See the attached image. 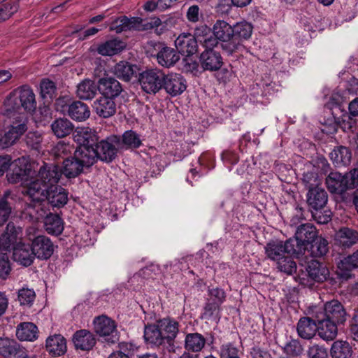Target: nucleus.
<instances>
[{
	"instance_id": "1",
	"label": "nucleus",
	"mask_w": 358,
	"mask_h": 358,
	"mask_svg": "<svg viewBox=\"0 0 358 358\" xmlns=\"http://www.w3.org/2000/svg\"><path fill=\"white\" fill-rule=\"evenodd\" d=\"M233 30V25L224 20H217L213 27V31L220 40L222 50L227 55L248 52V49L243 44L234 41Z\"/></svg>"
},
{
	"instance_id": "2",
	"label": "nucleus",
	"mask_w": 358,
	"mask_h": 358,
	"mask_svg": "<svg viewBox=\"0 0 358 358\" xmlns=\"http://www.w3.org/2000/svg\"><path fill=\"white\" fill-rule=\"evenodd\" d=\"M6 108H10L18 112L23 108L27 112H33L36 108L35 94L28 86H22L14 91L5 101Z\"/></svg>"
},
{
	"instance_id": "3",
	"label": "nucleus",
	"mask_w": 358,
	"mask_h": 358,
	"mask_svg": "<svg viewBox=\"0 0 358 358\" xmlns=\"http://www.w3.org/2000/svg\"><path fill=\"white\" fill-rule=\"evenodd\" d=\"M146 52L150 57H155L160 66L166 68L174 66L180 60V55L175 49L160 42L149 41L147 43Z\"/></svg>"
},
{
	"instance_id": "4",
	"label": "nucleus",
	"mask_w": 358,
	"mask_h": 358,
	"mask_svg": "<svg viewBox=\"0 0 358 358\" xmlns=\"http://www.w3.org/2000/svg\"><path fill=\"white\" fill-rule=\"evenodd\" d=\"M11 166L10 171L6 175L9 183L24 185L34 178L36 171L27 157H22L15 159Z\"/></svg>"
},
{
	"instance_id": "5",
	"label": "nucleus",
	"mask_w": 358,
	"mask_h": 358,
	"mask_svg": "<svg viewBox=\"0 0 358 358\" xmlns=\"http://www.w3.org/2000/svg\"><path fill=\"white\" fill-rule=\"evenodd\" d=\"M138 82L143 92L156 94L164 85V73L157 68L146 69L139 74Z\"/></svg>"
},
{
	"instance_id": "6",
	"label": "nucleus",
	"mask_w": 358,
	"mask_h": 358,
	"mask_svg": "<svg viewBox=\"0 0 358 358\" xmlns=\"http://www.w3.org/2000/svg\"><path fill=\"white\" fill-rule=\"evenodd\" d=\"M97 159L106 162H112L117 156L120 148V136L110 135L98 141L95 145Z\"/></svg>"
},
{
	"instance_id": "7",
	"label": "nucleus",
	"mask_w": 358,
	"mask_h": 358,
	"mask_svg": "<svg viewBox=\"0 0 358 358\" xmlns=\"http://www.w3.org/2000/svg\"><path fill=\"white\" fill-rule=\"evenodd\" d=\"M95 333L108 343H115L119 340L117 325L114 320L106 315L98 316L94 320Z\"/></svg>"
},
{
	"instance_id": "8",
	"label": "nucleus",
	"mask_w": 358,
	"mask_h": 358,
	"mask_svg": "<svg viewBox=\"0 0 358 358\" xmlns=\"http://www.w3.org/2000/svg\"><path fill=\"white\" fill-rule=\"evenodd\" d=\"M295 240L271 241L265 246V253L266 257L275 262L282 259L287 255H298L296 249L294 248Z\"/></svg>"
},
{
	"instance_id": "9",
	"label": "nucleus",
	"mask_w": 358,
	"mask_h": 358,
	"mask_svg": "<svg viewBox=\"0 0 358 358\" xmlns=\"http://www.w3.org/2000/svg\"><path fill=\"white\" fill-rule=\"evenodd\" d=\"M313 313L322 315L324 318L337 324H342L346 320V312L342 303L338 300L326 302L323 307H315Z\"/></svg>"
},
{
	"instance_id": "10",
	"label": "nucleus",
	"mask_w": 358,
	"mask_h": 358,
	"mask_svg": "<svg viewBox=\"0 0 358 358\" xmlns=\"http://www.w3.org/2000/svg\"><path fill=\"white\" fill-rule=\"evenodd\" d=\"M317 236L315 227L310 223L301 224L296 229L294 237L289 240H295L294 248L298 255L306 249L308 245L311 243Z\"/></svg>"
},
{
	"instance_id": "11",
	"label": "nucleus",
	"mask_w": 358,
	"mask_h": 358,
	"mask_svg": "<svg viewBox=\"0 0 358 358\" xmlns=\"http://www.w3.org/2000/svg\"><path fill=\"white\" fill-rule=\"evenodd\" d=\"M157 323L166 341V351L169 354L175 353L178 348L174 340L179 331L178 322L171 318H164L158 320Z\"/></svg>"
},
{
	"instance_id": "12",
	"label": "nucleus",
	"mask_w": 358,
	"mask_h": 358,
	"mask_svg": "<svg viewBox=\"0 0 358 358\" xmlns=\"http://www.w3.org/2000/svg\"><path fill=\"white\" fill-rule=\"evenodd\" d=\"M143 337L148 344L155 347H162L163 356L162 358H170V355L166 351V341L157 322L145 326Z\"/></svg>"
},
{
	"instance_id": "13",
	"label": "nucleus",
	"mask_w": 358,
	"mask_h": 358,
	"mask_svg": "<svg viewBox=\"0 0 358 358\" xmlns=\"http://www.w3.org/2000/svg\"><path fill=\"white\" fill-rule=\"evenodd\" d=\"M22 229L15 227L13 222H8L6 231L0 238V250L4 252L14 251V248L21 242Z\"/></svg>"
},
{
	"instance_id": "14",
	"label": "nucleus",
	"mask_w": 358,
	"mask_h": 358,
	"mask_svg": "<svg viewBox=\"0 0 358 358\" xmlns=\"http://www.w3.org/2000/svg\"><path fill=\"white\" fill-rule=\"evenodd\" d=\"M0 356L4 358H28L27 350L15 340L0 337Z\"/></svg>"
},
{
	"instance_id": "15",
	"label": "nucleus",
	"mask_w": 358,
	"mask_h": 358,
	"mask_svg": "<svg viewBox=\"0 0 358 358\" xmlns=\"http://www.w3.org/2000/svg\"><path fill=\"white\" fill-rule=\"evenodd\" d=\"M31 250L34 257L46 260L53 254L54 245L48 237L43 235L37 236L32 240Z\"/></svg>"
},
{
	"instance_id": "16",
	"label": "nucleus",
	"mask_w": 358,
	"mask_h": 358,
	"mask_svg": "<svg viewBox=\"0 0 358 358\" xmlns=\"http://www.w3.org/2000/svg\"><path fill=\"white\" fill-rule=\"evenodd\" d=\"M62 176L61 169L55 164L44 163L36 173L35 177L46 185L48 188L55 186Z\"/></svg>"
},
{
	"instance_id": "17",
	"label": "nucleus",
	"mask_w": 358,
	"mask_h": 358,
	"mask_svg": "<svg viewBox=\"0 0 358 358\" xmlns=\"http://www.w3.org/2000/svg\"><path fill=\"white\" fill-rule=\"evenodd\" d=\"M313 317L317 321V333L324 341H333L338 334L337 323L324 317L322 315L313 313Z\"/></svg>"
},
{
	"instance_id": "18",
	"label": "nucleus",
	"mask_w": 358,
	"mask_h": 358,
	"mask_svg": "<svg viewBox=\"0 0 358 358\" xmlns=\"http://www.w3.org/2000/svg\"><path fill=\"white\" fill-rule=\"evenodd\" d=\"M143 20L138 17H133L129 18L125 15H122L114 20L110 24V29L117 34L122 31L131 30H143Z\"/></svg>"
},
{
	"instance_id": "19",
	"label": "nucleus",
	"mask_w": 358,
	"mask_h": 358,
	"mask_svg": "<svg viewBox=\"0 0 358 358\" xmlns=\"http://www.w3.org/2000/svg\"><path fill=\"white\" fill-rule=\"evenodd\" d=\"M175 46L178 54L189 57L197 52L198 38L189 33H182L175 40Z\"/></svg>"
},
{
	"instance_id": "20",
	"label": "nucleus",
	"mask_w": 358,
	"mask_h": 358,
	"mask_svg": "<svg viewBox=\"0 0 358 358\" xmlns=\"http://www.w3.org/2000/svg\"><path fill=\"white\" fill-rule=\"evenodd\" d=\"M201 67L204 71H216L223 65V59L220 52L216 50H204L199 57Z\"/></svg>"
},
{
	"instance_id": "21",
	"label": "nucleus",
	"mask_w": 358,
	"mask_h": 358,
	"mask_svg": "<svg viewBox=\"0 0 358 358\" xmlns=\"http://www.w3.org/2000/svg\"><path fill=\"white\" fill-rule=\"evenodd\" d=\"M24 185L27 186L24 194L29 197L31 201L38 203L46 200L48 188L38 178L34 177Z\"/></svg>"
},
{
	"instance_id": "22",
	"label": "nucleus",
	"mask_w": 358,
	"mask_h": 358,
	"mask_svg": "<svg viewBox=\"0 0 358 358\" xmlns=\"http://www.w3.org/2000/svg\"><path fill=\"white\" fill-rule=\"evenodd\" d=\"M4 115L9 117L10 124L8 126L11 131L20 137L27 130V117L25 114L13 111L10 108L5 109Z\"/></svg>"
},
{
	"instance_id": "23",
	"label": "nucleus",
	"mask_w": 358,
	"mask_h": 358,
	"mask_svg": "<svg viewBox=\"0 0 358 358\" xmlns=\"http://www.w3.org/2000/svg\"><path fill=\"white\" fill-rule=\"evenodd\" d=\"M98 90L102 96L114 99L120 94L122 87L117 80L106 76L99 80Z\"/></svg>"
},
{
	"instance_id": "24",
	"label": "nucleus",
	"mask_w": 358,
	"mask_h": 358,
	"mask_svg": "<svg viewBox=\"0 0 358 358\" xmlns=\"http://www.w3.org/2000/svg\"><path fill=\"white\" fill-rule=\"evenodd\" d=\"M329 275V271L326 266L322 263L317 261L312 260L308 262L306 267L305 276L307 277L308 280L311 282H321L326 280Z\"/></svg>"
},
{
	"instance_id": "25",
	"label": "nucleus",
	"mask_w": 358,
	"mask_h": 358,
	"mask_svg": "<svg viewBox=\"0 0 358 358\" xmlns=\"http://www.w3.org/2000/svg\"><path fill=\"white\" fill-rule=\"evenodd\" d=\"M163 83H164L163 87L172 96L180 95L186 89L185 81L180 74L171 73L166 75L164 73V82Z\"/></svg>"
},
{
	"instance_id": "26",
	"label": "nucleus",
	"mask_w": 358,
	"mask_h": 358,
	"mask_svg": "<svg viewBox=\"0 0 358 358\" xmlns=\"http://www.w3.org/2000/svg\"><path fill=\"white\" fill-rule=\"evenodd\" d=\"M326 185L331 193L339 195L344 194L350 189L346 177L338 172H331L328 175L326 178Z\"/></svg>"
},
{
	"instance_id": "27",
	"label": "nucleus",
	"mask_w": 358,
	"mask_h": 358,
	"mask_svg": "<svg viewBox=\"0 0 358 358\" xmlns=\"http://www.w3.org/2000/svg\"><path fill=\"white\" fill-rule=\"evenodd\" d=\"M114 99L108 96H100L93 103L96 113L103 118H108L116 113V104Z\"/></svg>"
},
{
	"instance_id": "28",
	"label": "nucleus",
	"mask_w": 358,
	"mask_h": 358,
	"mask_svg": "<svg viewBox=\"0 0 358 358\" xmlns=\"http://www.w3.org/2000/svg\"><path fill=\"white\" fill-rule=\"evenodd\" d=\"M73 342L76 349L89 351L95 345L96 339L93 333L86 329H81L75 332Z\"/></svg>"
},
{
	"instance_id": "29",
	"label": "nucleus",
	"mask_w": 358,
	"mask_h": 358,
	"mask_svg": "<svg viewBox=\"0 0 358 358\" xmlns=\"http://www.w3.org/2000/svg\"><path fill=\"white\" fill-rule=\"evenodd\" d=\"M327 201V193L322 187L310 189L306 194L307 204L313 210H318L323 208Z\"/></svg>"
},
{
	"instance_id": "30",
	"label": "nucleus",
	"mask_w": 358,
	"mask_h": 358,
	"mask_svg": "<svg viewBox=\"0 0 358 358\" xmlns=\"http://www.w3.org/2000/svg\"><path fill=\"white\" fill-rule=\"evenodd\" d=\"M358 241V232L352 229L343 227L335 235V245L342 249L352 247Z\"/></svg>"
},
{
	"instance_id": "31",
	"label": "nucleus",
	"mask_w": 358,
	"mask_h": 358,
	"mask_svg": "<svg viewBox=\"0 0 358 358\" xmlns=\"http://www.w3.org/2000/svg\"><path fill=\"white\" fill-rule=\"evenodd\" d=\"M98 138L96 132L89 127L77 128L73 134V140L79 146L94 147Z\"/></svg>"
},
{
	"instance_id": "32",
	"label": "nucleus",
	"mask_w": 358,
	"mask_h": 358,
	"mask_svg": "<svg viewBox=\"0 0 358 358\" xmlns=\"http://www.w3.org/2000/svg\"><path fill=\"white\" fill-rule=\"evenodd\" d=\"M47 351L53 356H61L66 352V341L61 334L50 336L46 339Z\"/></svg>"
},
{
	"instance_id": "33",
	"label": "nucleus",
	"mask_w": 358,
	"mask_h": 358,
	"mask_svg": "<svg viewBox=\"0 0 358 358\" xmlns=\"http://www.w3.org/2000/svg\"><path fill=\"white\" fill-rule=\"evenodd\" d=\"M198 42L205 48V50H215L214 48L219 44L220 40L214 34L211 33L210 29L207 26L197 29L196 32Z\"/></svg>"
},
{
	"instance_id": "34",
	"label": "nucleus",
	"mask_w": 358,
	"mask_h": 358,
	"mask_svg": "<svg viewBox=\"0 0 358 358\" xmlns=\"http://www.w3.org/2000/svg\"><path fill=\"white\" fill-rule=\"evenodd\" d=\"M13 259L24 266H30L35 257L29 245L19 242L13 252Z\"/></svg>"
},
{
	"instance_id": "35",
	"label": "nucleus",
	"mask_w": 358,
	"mask_h": 358,
	"mask_svg": "<svg viewBox=\"0 0 358 358\" xmlns=\"http://www.w3.org/2000/svg\"><path fill=\"white\" fill-rule=\"evenodd\" d=\"M73 156L83 167H90L97 161V153L94 147L78 146Z\"/></svg>"
},
{
	"instance_id": "36",
	"label": "nucleus",
	"mask_w": 358,
	"mask_h": 358,
	"mask_svg": "<svg viewBox=\"0 0 358 358\" xmlns=\"http://www.w3.org/2000/svg\"><path fill=\"white\" fill-rule=\"evenodd\" d=\"M206 344V338L199 333H188L184 341V348L186 352H200Z\"/></svg>"
},
{
	"instance_id": "37",
	"label": "nucleus",
	"mask_w": 358,
	"mask_h": 358,
	"mask_svg": "<svg viewBox=\"0 0 358 358\" xmlns=\"http://www.w3.org/2000/svg\"><path fill=\"white\" fill-rule=\"evenodd\" d=\"M46 199L52 206L61 208L68 201V192L61 186H52L48 188Z\"/></svg>"
},
{
	"instance_id": "38",
	"label": "nucleus",
	"mask_w": 358,
	"mask_h": 358,
	"mask_svg": "<svg viewBox=\"0 0 358 358\" xmlns=\"http://www.w3.org/2000/svg\"><path fill=\"white\" fill-rule=\"evenodd\" d=\"M298 335L303 339H310L317 333V321L310 317H301L297 323Z\"/></svg>"
},
{
	"instance_id": "39",
	"label": "nucleus",
	"mask_w": 358,
	"mask_h": 358,
	"mask_svg": "<svg viewBox=\"0 0 358 358\" xmlns=\"http://www.w3.org/2000/svg\"><path fill=\"white\" fill-rule=\"evenodd\" d=\"M50 127L53 134L58 138L70 135L74 129L73 124L65 117L55 119L51 123Z\"/></svg>"
},
{
	"instance_id": "40",
	"label": "nucleus",
	"mask_w": 358,
	"mask_h": 358,
	"mask_svg": "<svg viewBox=\"0 0 358 358\" xmlns=\"http://www.w3.org/2000/svg\"><path fill=\"white\" fill-rule=\"evenodd\" d=\"M142 145L141 136L134 130L125 131L122 136H120V149H137Z\"/></svg>"
},
{
	"instance_id": "41",
	"label": "nucleus",
	"mask_w": 358,
	"mask_h": 358,
	"mask_svg": "<svg viewBox=\"0 0 358 358\" xmlns=\"http://www.w3.org/2000/svg\"><path fill=\"white\" fill-rule=\"evenodd\" d=\"M234 41L243 44V41L248 40L253 31V26L250 22L243 20L233 25Z\"/></svg>"
},
{
	"instance_id": "42",
	"label": "nucleus",
	"mask_w": 358,
	"mask_h": 358,
	"mask_svg": "<svg viewBox=\"0 0 358 358\" xmlns=\"http://www.w3.org/2000/svg\"><path fill=\"white\" fill-rule=\"evenodd\" d=\"M333 164L338 167L347 166L350 163L352 154L350 150L344 146L335 148L329 154Z\"/></svg>"
},
{
	"instance_id": "43",
	"label": "nucleus",
	"mask_w": 358,
	"mask_h": 358,
	"mask_svg": "<svg viewBox=\"0 0 358 358\" xmlns=\"http://www.w3.org/2000/svg\"><path fill=\"white\" fill-rule=\"evenodd\" d=\"M16 336L20 341H33L38 338V327L32 322H22L17 327Z\"/></svg>"
},
{
	"instance_id": "44",
	"label": "nucleus",
	"mask_w": 358,
	"mask_h": 358,
	"mask_svg": "<svg viewBox=\"0 0 358 358\" xmlns=\"http://www.w3.org/2000/svg\"><path fill=\"white\" fill-rule=\"evenodd\" d=\"M68 115L73 120L82 122L90 117V110L86 103L75 101L71 104Z\"/></svg>"
},
{
	"instance_id": "45",
	"label": "nucleus",
	"mask_w": 358,
	"mask_h": 358,
	"mask_svg": "<svg viewBox=\"0 0 358 358\" xmlns=\"http://www.w3.org/2000/svg\"><path fill=\"white\" fill-rule=\"evenodd\" d=\"M98 85L90 79H85L77 85L76 94L80 99L88 100L94 97Z\"/></svg>"
},
{
	"instance_id": "46",
	"label": "nucleus",
	"mask_w": 358,
	"mask_h": 358,
	"mask_svg": "<svg viewBox=\"0 0 358 358\" xmlns=\"http://www.w3.org/2000/svg\"><path fill=\"white\" fill-rule=\"evenodd\" d=\"M83 168L81 164L73 156L66 158L63 162V167L61 169L62 175L64 174L68 178H74L83 172Z\"/></svg>"
},
{
	"instance_id": "47",
	"label": "nucleus",
	"mask_w": 358,
	"mask_h": 358,
	"mask_svg": "<svg viewBox=\"0 0 358 358\" xmlns=\"http://www.w3.org/2000/svg\"><path fill=\"white\" fill-rule=\"evenodd\" d=\"M137 66L127 62H120L114 68V74L124 81H130L136 73Z\"/></svg>"
},
{
	"instance_id": "48",
	"label": "nucleus",
	"mask_w": 358,
	"mask_h": 358,
	"mask_svg": "<svg viewBox=\"0 0 358 358\" xmlns=\"http://www.w3.org/2000/svg\"><path fill=\"white\" fill-rule=\"evenodd\" d=\"M45 229L49 234L58 236L64 230L62 218L56 214H50L45 219Z\"/></svg>"
},
{
	"instance_id": "49",
	"label": "nucleus",
	"mask_w": 358,
	"mask_h": 358,
	"mask_svg": "<svg viewBox=\"0 0 358 358\" xmlns=\"http://www.w3.org/2000/svg\"><path fill=\"white\" fill-rule=\"evenodd\" d=\"M124 48V45L122 41L113 39L99 45L97 52L103 56H112L120 52Z\"/></svg>"
},
{
	"instance_id": "50",
	"label": "nucleus",
	"mask_w": 358,
	"mask_h": 358,
	"mask_svg": "<svg viewBox=\"0 0 358 358\" xmlns=\"http://www.w3.org/2000/svg\"><path fill=\"white\" fill-rule=\"evenodd\" d=\"M330 352L332 358H350L352 350L347 341H336L333 343Z\"/></svg>"
},
{
	"instance_id": "51",
	"label": "nucleus",
	"mask_w": 358,
	"mask_h": 358,
	"mask_svg": "<svg viewBox=\"0 0 358 358\" xmlns=\"http://www.w3.org/2000/svg\"><path fill=\"white\" fill-rule=\"evenodd\" d=\"M310 244V252L312 257H320L325 255L329 251V243L322 237L317 236Z\"/></svg>"
},
{
	"instance_id": "52",
	"label": "nucleus",
	"mask_w": 358,
	"mask_h": 358,
	"mask_svg": "<svg viewBox=\"0 0 358 358\" xmlns=\"http://www.w3.org/2000/svg\"><path fill=\"white\" fill-rule=\"evenodd\" d=\"M10 192L6 191L0 198V226H2L9 218L11 213V206L8 202Z\"/></svg>"
},
{
	"instance_id": "53",
	"label": "nucleus",
	"mask_w": 358,
	"mask_h": 358,
	"mask_svg": "<svg viewBox=\"0 0 358 358\" xmlns=\"http://www.w3.org/2000/svg\"><path fill=\"white\" fill-rule=\"evenodd\" d=\"M19 8L17 2L12 0L0 3V22L9 19Z\"/></svg>"
},
{
	"instance_id": "54",
	"label": "nucleus",
	"mask_w": 358,
	"mask_h": 358,
	"mask_svg": "<svg viewBox=\"0 0 358 358\" xmlns=\"http://www.w3.org/2000/svg\"><path fill=\"white\" fill-rule=\"evenodd\" d=\"M218 353L220 358H239V349L232 342L222 344Z\"/></svg>"
},
{
	"instance_id": "55",
	"label": "nucleus",
	"mask_w": 358,
	"mask_h": 358,
	"mask_svg": "<svg viewBox=\"0 0 358 358\" xmlns=\"http://www.w3.org/2000/svg\"><path fill=\"white\" fill-rule=\"evenodd\" d=\"M290 255H287L282 259L276 262L277 268L281 272H284L288 275H292L296 271V262L289 257Z\"/></svg>"
},
{
	"instance_id": "56",
	"label": "nucleus",
	"mask_w": 358,
	"mask_h": 358,
	"mask_svg": "<svg viewBox=\"0 0 358 358\" xmlns=\"http://www.w3.org/2000/svg\"><path fill=\"white\" fill-rule=\"evenodd\" d=\"M220 306L215 302L206 301L201 314V319L210 320L218 317Z\"/></svg>"
},
{
	"instance_id": "57",
	"label": "nucleus",
	"mask_w": 358,
	"mask_h": 358,
	"mask_svg": "<svg viewBox=\"0 0 358 358\" xmlns=\"http://www.w3.org/2000/svg\"><path fill=\"white\" fill-rule=\"evenodd\" d=\"M36 298L34 289L22 288L18 291L17 299L21 306H31Z\"/></svg>"
},
{
	"instance_id": "58",
	"label": "nucleus",
	"mask_w": 358,
	"mask_h": 358,
	"mask_svg": "<svg viewBox=\"0 0 358 358\" xmlns=\"http://www.w3.org/2000/svg\"><path fill=\"white\" fill-rule=\"evenodd\" d=\"M302 180L308 191L321 187V180L315 172L309 171L303 173Z\"/></svg>"
},
{
	"instance_id": "59",
	"label": "nucleus",
	"mask_w": 358,
	"mask_h": 358,
	"mask_svg": "<svg viewBox=\"0 0 358 358\" xmlns=\"http://www.w3.org/2000/svg\"><path fill=\"white\" fill-rule=\"evenodd\" d=\"M303 351V348L297 340H291L283 347V352L291 357L300 356Z\"/></svg>"
},
{
	"instance_id": "60",
	"label": "nucleus",
	"mask_w": 358,
	"mask_h": 358,
	"mask_svg": "<svg viewBox=\"0 0 358 358\" xmlns=\"http://www.w3.org/2000/svg\"><path fill=\"white\" fill-rule=\"evenodd\" d=\"M42 136L37 131L29 132L25 136V142L31 149L39 151L41 148Z\"/></svg>"
},
{
	"instance_id": "61",
	"label": "nucleus",
	"mask_w": 358,
	"mask_h": 358,
	"mask_svg": "<svg viewBox=\"0 0 358 358\" xmlns=\"http://www.w3.org/2000/svg\"><path fill=\"white\" fill-rule=\"evenodd\" d=\"M20 137L13 131L7 127L3 136H0V149H6L12 146Z\"/></svg>"
},
{
	"instance_id": "62",
	"label": "nucleus",
	"mask_w": 358,
	"mask_h": 358,
	"mask_svg": "<svg viewBox=\"0 0 358 358\" xmlns=\"http://www.w3.org/2000/svg\"><path fill=\"white\" fill-rule=\"evenodd\" d=\"M339 268L341 269L351 271L358 267V250L351 255H349L342 259L339 264Z\"/></svg>"
},
{
	"instance_id": "63",
	"label": "nucleus",
	"mask_w": 358,
	"mask_h": 358,
	"mask_svg": "<svg viewBox=\"0 0 358 358\" xmlns=\"http://www.w3.org/2000/svg\"><path fill=\"white\" fill-rule=\"evenodd\" d=\"M41 94L43 99H52L56 96V87L50 80H43L41 83Z\"/></svg>"
},
{
	"instance_id": "64",
	"label": "nucleus",
	"mask_w": 358,
	"mask_h": 358,
	"mask_svg": "<svg viewBox=\"0 0 358 358\" xmlns=\"http://www.w3.org/2000/svg\"><path fill=\"white\" fill-rule=\"evenodd\" d=\"M11 264L8 256L5 253L0 254V279L6 280L11 271Z\"/></svg>"
}]
</instances>
